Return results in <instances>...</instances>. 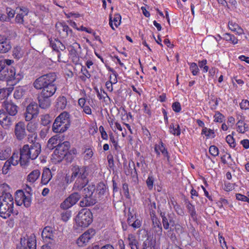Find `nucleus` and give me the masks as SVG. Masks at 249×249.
<instances>
[{
    "mask_svg": "<svg viewBox=\"0 0 249 249\" xmlns=\"http://www.w3.org/2000/svg\"><path fill=\"white\" fill-rule=\"evenodd\" d=\"M56 75L54 72L43 75L37 78L33 85L36 89H41L40 94L44 97H51L57 90V86L55 84Z\"/></svg>",
    "mask_w": 249,
    "mask_h": 249,
    "instance_id": "obj_1",
    "label": "nucleus"
},
{
    "mask_svg": "<svg viewBox=\"0 0 249 249\" xmlns=\"http://www.w3.org/2000/svg\"><path fill=\"white\" fill-rule=\"evenodd\" d=\"M41 151V144L36 141L24 144L20 150L19 160L21 166L26 165L30 160L36 159Z\"/></svg>",
    "mask_w": 249,
    "mask_h": 249,
    "instance_id": "obj_2",
    "label": "nucleus"
},
{
    "mask_svg": "<svg viewBox=\"0 0 249 249\" xmlns=\"http://www.w3.org/2000/svg\"><path fill=\"white\" fill-rule=\"evenodd\" d=\"M14 199L9 192L2 191L0 196V216L3 218L9 217L12 213L17 215L18 212L14 210Z\"/></svg>",
    "mask_w": 249,
    "mask_h": 249,
    "instance_id": "obj_3",
    "label": "nucleus"
},
{
    "mask_svg": "<svg viewBox=\"0 0 249 249\" xmlns=\"http://www.w3.org/2000/svg\"><path fill=\"white\" fill-rule=\"evenodd\" d=\"M70 126V115L67 112H63L55 119L52 129L55 133H63L69 128Z\"/></svg>",
    "mask_w": 249,
    "mask_h": 249,
    "instance_id": "obj_4",
    "label": "nucleus"
},
{
    "mask_svg": "<svg viewBox=\"0 0 249 249\" xmlns=\"http://www.w3.org/2000/svg\"><path fill=\"white\" fill-rule=\"evenodd\" d=\"M95 190V187L93 185H89L82 190V196L84 198L80 202L81 207L89 206L97 202V198L95 196H93Z\"/></svg>",
    "mask_w": 249,
    "mask_h": 249,
    "instance_id": "obj_5",
    "label": "nucleus"
},
{
    "mask_svg": "<svg viewBox=\"0 0 249 249\" xmlns=\"http://www.w3.org/2000/svg\"><path fill=\"white\" fill-rule=\"evenodd\" d=\"M92 214L89 210L83 209L78 213L76 219L77 225L81 227H87L92 221Z\"/></svg>",
    "mask_w": 249,
    "mask_h": 249,
    "instance_id": "obj_6",
    "label": "nucleus"
},
{
    "mask_svg": "<svg viewBox=\"0 0 249 249\" xmlns=\"http://www.w3.org/2000/svg\"><path fill=\"white\" fill-rule=\"evenodd\" d=\"M23 74L17 73L14 67H7L4 71L0 73V80H12L14 79L19 81L23 78Z\"/></svg>",
    "mask_w": 249,
    "mask_h": 249,
    "instance_id": "obj_7",
    "label": "nucleus"
},
{
    "mask_svg": "<svg viewBox=\"0 0 249 249\" xmlns=\"http://www.w3.org/2000/svg\"><path fill=\"white\" fill-rule=\"evenodd\" d=\"M16 116L5 114L4 110H0V124L5 129H10L16 121Z\"/></svg>",
    "mask_w": 249,
    "mask_h": 249,
    "instance_id": "obj_8",
    "label": "nucleus"
},
{
    "mask_svg": "<svg viewBox=\"0 0 249 249\" xmlns=\"http://www.w3.org/2000/svg\"><path fill=\"white\" fill-rule=\"evenodd\" d=\"M88 167L86 166L74 165L71 168L72 174L70 182L72 181L76 178H87L88 176Z\"/></svg>",
    "mask_w": 249,
    "mask_h": 249,
    "instance_id": "obj_9",
    "label": "nucleus"
},
{
    "mask_svg": "<svg viewBox=\"0 0 249 249\" xmlns=\"http://www.w3.org/2000/svg\"><path fill=\"white\" fill-rule=\"evenodd\" d=\"M16 193V201L17 205L23 204L25 207H30L32 202V194H24L22 190H18Z\"/></svg>",
    "mask_w": 249,
    "mask_h": 249,
    "instance_id": "obj_10",
    "label": "nucleus"
},
{
    "mask_svg": "<svg viewBox=\"0 0 249 249\" xmlns=\"http://www.w3.org/2000/svg\"><path fill=\"white\" fill-rule=\"evenodd\" d=\"M162 219V223L163 228L166 230H169L171 227H174L175 225V222L174 220V214L173 213L166 214L165 212H162L161 211L158 212Z\"/></svg>",
    "mask_w": 249,
    "mask_h": 249,
    "instance_id": "obj_11",
    "label": "nucleus"
},
{
    "mask_svg": "<svg viewBox=\"0 0 249 249\" xmlns=\"http://www.w3.org/2000/svg\"><path fill=\"white\" fill-rule=\"evenodd\" d=\"M39 113L38 105L36 103H30L26 107L24 113L25 119L26 121H30L37 117Z\"/></svg>",
    "mask_w": 249,
    "mask_h": 249,
    "instance_id": "obj_12",
    "label": "nucleus"
},
{
    "mask_svg": "<svg viewBox=\"0 0 249 249\" xmlns=\"http://www.w3.org/2000/svg\"><path fill=\"white\" fill-rule=\"evenodd\" d=\"M20 246H18V249H36V238L35 235H31L27 239L21 238Z\"/></svg>",
    "mask_w": 249,
    "mask_h": 249,
    "instance_id": "obj_13",
    "label": "nucleus"
},
{
    "mask_svg": "<svg viewBox=\"0 0 249 249\" xmlns=\"http://www.w3.org/2000/svg\"><path fill=\"white\" fill-rule=\"evenodd\" d=\"M81 195L77 192L71 194L61 204V208L67 210L74 204L79 200Z\"/></svg>",
    "mask_w": 249,
    "mask_h": 249,
    "instance_id": "obj_14",
    "label": "nucleus"
},
{
    "mask_svg": "<svg viewBox=\"0 0 249 249\" xmlns=\"http://www.w3.org/2000/svg\"><path fill=\"white\" fill-rule=\"evenodd\" d=\"M95 233V231L92 229H89L86 231L77 239L76 243L78 246L82 247L87 245L90 239L94 235Z\"/></svg>",
    "mask_w": 249,
    "mask_h": 249,
    "instance_id": "obj_15",
    "label": "nucleus"
},
{
    "mask_svg": "<svg viewBox=\"0 0 249 249\" xmlns=\"http://www.w3.org/2000/svg\"><path fill=\"white\" fill-rule=\"evenodd\" d=\"M70 148L69 142L66 141L58 144L54 151V154L60 159L64 158L67 154Z\"/></svg>",
    "mask_w": 249,
    "mask_h": 249,
    "instance_id": "obj_16",
    "label": "nucleus"
},
{
    "mask_svg": "<svg viewBox=\"0 0 249 249\" xmlns=\"http://www.w3.org/2000/svg\"><path fill=\"white\" fill-rule=\"evenodd\" d=\"M4 113L9 115L16 116L18 112V107L11 101H5L2 103Z\"/></svg>",
    "mask_w": 249,
    "mask_h": 249,
    "instance_id": "obj_17",
    "label": "nucleus"
},
{
    "mask_svg": "<svg viewBox=\"0 0 249 249\" xmlns=\"http://www.w3.org/2000/svg\"><path fill=\"white\" fill-rule=\"evenodd\" d=\"M15 135L18 140H22L26 136L24 123L20 121L15 126Z\"/></svg>",
    "mask_w": 249,
    "mask_h": 249,
    "instance_id": "obj_18",
    "label": "nucleus"
},
{
    "mask_svg": "<svg viewBox=\"0 0 249 249\" xmlns=\"http://www.w3.org/2000/svg\"><path fill=\"white\" fill-rule=\"evenodd\" d=\"M12 48L11 43L9 39L4 35H0V53H5Z\"/></svg>",
    "mask_w": 249,
    "mask_h": 249,
    "instance_id": "obj_19",
    "label": "nucleus"
},
{
    "mask_svg": "<svg viewBox=\"0 0 249 249\" xmlns=\"http://www.w3.org/2000/svg\"><path fill=\"white\" fill-rule=\"evenodd\" d=\"M96 193L97 196L96 197L97 198V201L103 199L108 194L107 186L102 182L98 183L97 186Z\"/></svg>",
    "mask_w": 249,
    "mask_h": 249,
    "instance_id": "obj_20",
    "label": "nucleus"
},
{
    "mask_svg": "<svg viewBox=\"0 0 249 249\" xmlns=\"http://www.w3.org/2000/svg\"><path fill=\"white\" fill-rule=\"evenodd\" d=\"M218 40L213 36H209L202 41V44L207 49H214L218 46Z\"/></svg>",
    "mask_w": 249,
    "mask_h": 249,
    "instance_id": "obj_21",
    "label": "nucleus"
},
{
    "mask_svg": "<svg viewBox=\"0 0 249 249\" xmlns=\"http://www.w3.org/2000/svg\"><path fill=\"white\" fill-rule=\"evenodd\" d=\"M18 154L14 153L9 160H7L2 167V172L4 174H6L11 165H16L18 164Z\"/></svg>",
    "mask_w": 249,
    "mask_h": 249,
    "instance_id": "obj_22",
    "label": "nucleus"
},
{
    "mask_svg": "<svg viewBox=\"0 0 249 249\" xmlns=\"http://www.w3.org/2000/svg\"><path fill=\"white\" fill-rule=\"evenodd\" d=\"M38 105L43 109L49 108L51 105L50 97H44L43 95L39 94L37 97Z\"/></svg>",
    "mask_w": 249,
    "mask_h": 249,
    "instance_id": "obj_23",
    "label": "nucleus"
},
{
    "mask_svg": "<svg viewBox=\"0 0 249 249\" xmlns=\"http://www.w3.org/2000/svg\"><path fill=\"white\" fill-rule=\"evenodd\" d=\"M88 181V178H77L73 185V189L76 191L82 190L86 186Z\"/></svg>",
    "mask_w": 249,
    "mask_h": 249,
    "instance_id": "obj_24",
    "label": "nucleus"
},
{
    "mask_svg": "<svg viewBox=\"0 0 249 249\" xmlns=\"http://www.w3.org/2000/svg\"><path fill=\"white\" fill-rule=\"evenodd\" d=\"M55 27L59 32L62 30L63 32L66 33L65 36H72V31L71 29L69 27L66 25L65 23H57L55 25Z\"/></svg>",
    "mask_w": 249,
    "mask_h": 249,
    "instance_id": "obj_25",
    "label": "nucleus"
},
{
    "mask_svg": "<svg viewBox=\"0 0 249 249\" xmlns=\"http://www.w3.org/2000/svg\"><path fill=\"white\" fill-rule=\"evenodd\" d=\"M52 178V175L51 170L49 168L44 169L42 174L41 183L46 185Z\"/></svg>",
    "mask_w": 249,
    "mask_h": 249,
    "instance_id": "obj_26",
    "label": "nucleus"
},
{
    "mask_svg": "<svg viewBox=\"0 0 249 249\" xmlns=\"http://www.w3.org/2000/svg\"><path fill=\"white\" fill-rule=\"evenodd\" d=\"M41 236L43 239L46 240V242L48 239H53V235L52 228L50 227H45L42 231Z\"/></svg>",
    "mask_w": 249,
    "mask_h": 249,
    "instance_id": "obj_27",
    "label": "nucleus"
},
{
    "mask_svg": "<svg viewBox=\"0 0 249 249\" xmlns=\"http://www.w3.org/2000/svg\"><path fill=\"white\" fill-rule=\"evenodd\" d=\"M40 172L38 170L32 171L27 176V180L32 183H34L39 177Z\"/></svg>",
    "mask_w": 249,
    "mask_h": 249,
    "instance_id": "obj_28",
    "label": "nucleus"
},
{
    "mask_svg": "<svg viewBox=\"0 0 249 249\" xmlns=\"http://www.w3.org/2000/svg\"><path fill=\"white\" fill-rule=\"evenodd\" d=\"M77 47L80 49L81 48L80 44L75 42L72 45H71L69 48L70 54L73 60L78 58V53L76 50Z\"/></svg>",
    "mask_w": 249,
    "mask_h": 249,
    "instance_id": "obj_29",
    "label": "nucleus"
},
{
    "mask_svg": "<svg viewBox=\"0 0 249 249\" xmlns=\"http://www.w3.org/2000/svg\"><path fill=\"white\" fill-rule=\"evenodd\" d=\"M127 240L128 241V246L131 249H138L139 243L133 234H128Z\"/></svg>",
    "mask_w": 249,
    "mask_h": 249,
    "instance_id": "obj_30",
    "label": "nucleus"
},
{
    "mask_svg": "<svg viewBox=\"0 0 249 249\" xmlns=\"http://www.w3.org/2000/svg\"><path fill=\"white\" fill-rule=\"evenodd\" d=\"M121 16L119 14H116L114 15L113 20H112L111 16H109V25L113 30H115V28L113 26L112 21L114 22V25L116 27H117L121 23Z\"/></svg>",
    "mask_w": 249,
    "mask_h": 249,
    "instance_id": "obj_31",
    "label": "nucleus"
},
{
    "mask_svg": "<svg viewBox=\"0 0 249 249\" xmlns=\"http://www.w3.org/2000/svg\"><path fill=\"white\" fill-rule=\"evenodd\" d=\"M11 154V149L9 147L0 149V160H7L10 157Z\"/></svg>",
    "mask_w": 249,
    "mask_h": 249,
    "instance_id": "obj_32",
    "label": "nucleus"
},
{
    "mask_svg": "<svg viewBox=\"0 0 249 249\" xmlns=\"http://www.w3.org/2000/svg\"><path fill=\"white\" fill-rule=\"evenodd\" d=\"M67 101L65 97H59L57 99L56 107L58 109H64L67 106Z\"/></svg>",
    "mask_w": 249,
    "mask_h": 249,
    "instance_id": "obj_33",
    "label": "nucleus"
},
{
    "mask_svg": "<svg viewBox=\"0 0 249 249\" xmlns=\"http://www.w3.org/2000/svg\"><path fill=\"white\" fill-rule=\"evenodd\" d=\"M169 128L170 133L177 136L180 134V129L178 124H174L172 123L170 124Z\"/></svg>",
    "mask_w": 249,
    "mask_h": 249,
    "instance_id": "obj_34",
    "label": "nucleus"
},
{
    "mask_svg": "<svg viewBox=\"0 0 249 249\" xmlns=\"http://www.w3.org/2000/svg\"><path fill=\"white\" fill-rule=\"evenodd\" d=\"M128 167V171L125 172V174L126 175H131L132 177H135L137 175V171L134 162H129Z\"/></svg>",
    "mask_w": 249,
    "mask_h": 249,
    "instance_id": "obj_35",
    "label": "nucleus"
},
{
    "mask_svg": "<svg viewBox=\"0 0 249 249\" xmlns=\"http://www.w3.org/2000/svg\"><path fill=\"white\" fill-rule=\"evenodd\" d=\"M223 38L226 41L231 42L233 44H236L238 43V39L233 35L230 34H224Z\"/></svg>",
    "mask_w": 249,
    "mask_h": 249,
    "instance_id": "obj_36",
    "label": "nucleus"
},
{
    "mask_svg": "<svg viewBox=\"0 0 249 249\" xmlns=\"http://www.w3.org/2000/svg\"><path fill=\"white\" fill-rule=\"evenodd\" d=\"M21 48L20 47L17 46L15 47L13 51V55L14 58L19 59L22 56Z\"/></svg>",
    "mask_w": 249,
    "mask_h": 249,
    "instance_id": "obj_37",
    "label": "nucleus"
},
{
    "mask_svg": "<svg viewBox=\"0 0 249 249\" xmlns=\"http://www.w3.org/2000/svg\"><path fill=\"white\" fill-rule=\"evenodd\" d=\"M24 93V90L22 88L18 87L15 90L14 96L16 99H19L22 98Z\"/></svg>",
    "mask_w": 249,
    "mask_h": 249,
    "instance_id": "obj_38",
    "label": "nucleus"
},
{
    "mask_svg": "<svg viewBox=\"0 0 249 249\" xmlns=\"http://www.w3.org/2000/svg\"><path fill=\"white\" fill-rule=\"evenodd\" d=\"M159 150L162 153V154L164 156V157L167 158V160L169 161L170 156L168 155V151L166 148L164 147V145L162 142H160V145H158Z\"/></svg>",
    "mask_w": 249,
    "mask_h": 249,
    "instance_id": "obj_39",
    "label": "nucleus"
},
{
    "mask_svg": "<svg viewBox=\"0 0 249 249\" xmlns=\"http://www.w3.org/2000/svg\"><path fill=\"white\" fill-rule=\"evenodd\" d=\"M81 71L83 75L81 76L80 77L83 81H86L87 78H89L90 77L91 75L86 67H82Z\"/></svg>",
    "mask_w": 249,
    "mask_h": 249,
    "instance_id": "obj_40",
    "label": "nucleus"
},
{
    "mask_svg": "<svg viewBox=\"0 0 249 249\" xmlns=\"http://www.w3.org/2000/svg\"><path fill=\"white\" fill-rule=\"evenodd\" d=\"M50 46L53 49V50H57V48L59 45H60V41L58 39H49Z\"/></svg>",
    "mask_w": 249,
    "mask_h": 249,
    "instance_id": "obj_41",
    "label": "nucleus"
},
{
    "mask_svg": "<svg viewBox=\"0 0 249 249\" xmlns=\"http://www.w3.org/2000/svg\"><path fill=\"white\" fill-rule=\"evenodd\" d=\"M154 182V178L152 174L148 175V178L146 181V183L148 188L149 190H152L153 187V184Z\"/></svg>",
    "mask_w": 249,
    "mask_h": 249,
    "instance_id": "obj_42",
    "label": "nucleus"
},
{
    "mask_svg": "<svg viewBox=\"0 0 249 249\" xmlns=\"http://www.w3.org/2000/svg\"><path fill=\"white\" fill-rule=\"evenodd\" d=\"M40 119L41 124L44 126H47L51 122L50 116L48 114L41 115Z\"/></svg>",
    "mask_w": 249,
    "mask_h": 249,
    "instance_id": "obj_43",
    "label": "nucleus"
},
{
    "mask_svg": "<svg viewBox=\"0 0 249 249\" xmlns=\"http://www.w3.org/2000/svg\"><path fill=\"white\" fill-rule=\"evenodd\" d=\"M57 141V139L54 137L51 138L48 142V147L50 149H53V147H56Z\"/></svg>",
    "mask_w": 249,
    "mask_h": 249,
    "instance_id": "obj_44",
    "label": "nucleus"
},
{
    "mask_svg": "<svg viewBox=\"0 0 249 249\" xmlns=\"http://www.w3.org/2000/svg\"><path fill=\"white\" fill-rule=\"evenodd\" d=\"M25 15L22 13H18L15 18V22L18 24H23L24 23V17Z\"/></svg>",
    "mask_w": 249,
    "mask_h": 249,
    "instance_id": "obj_45",
    "label": "nucleus"
},
{
    "mask_svg": "<svg viewBox=\"0 0 249 249\" xmlns=\"http://www.w3.org/2000/svg\"><path fill=\"white\" fill-rule=\"evenodd\" d=\"M27 130L31 133L34 132L37 128V124L36 123L31 122L29 123L26 126Z\"/></svg>",
    "mask_w": 249,
    "mask_h": 249,
    "instance_id": "obj_46",
    "label": "nucleus"
},
{
    "mask_svg": "<svg viewBox=\"0 0 249 249\" xmlns=\"http://www.w3.org/2000/svg\"><path fill=\"white\" fill-rule=\"evenodd\" d=\"M61 219L64 222H67L71 217V212L70 211H66L61 214Z\"/></svg>",
    "mask_w": 249,
    "mask_h": 249,
    "instance_id": "obj_47",
    "label": "nucleus"
},
{
    "mask_svg": "<svg viewBox=\"0 0 249 249\" xmlns=\"http://www.w3.org/2000/svg\"><path fill=\"white\" fill-rule=\"evenodd\" d=\"M190 70L194 75L197 74L198 72V68L197 65L195 63H191L190 67Z\"/></svg>",
    "mask_w": 249,
    "mask_h": 249,
    "instance_id": "obj_48",
    "label": "nucleus"
},
{
    "mask_svg": "<svg viewBox=\"0 0 249 249\" xmlns=\"http://www.w3.org/2000/svg\"><path fill=\"white\" fill-rule=\"evenodd\" d=\"M210 153L213 156L215 157L218 154V149L214 145H212L209 148Z\"/></svg>",
    "mask_w": 249,
    "mask_h": 249,
    "instance_id": "obj_49",
    "label": "nucleus"
},
{
    "mask_svg": "<svg viewBox=\"0 0 249 249\" xmlns=\"http://www.w3.org/2000/svg\"><path fill=\"white\" fill-rule=\"evenodd\" d=\"M226 142L229 144L231 147H234L235 145L234 140L232 136L229 135L226 137Z\"/></svg>",
    "mask_w": 249,
    "mask_h": 249,
    "instance_id": "obj_50",
    "label": "nucleus"
},
{
    "mask_svg": "<svg viewBox=\"0 0 249 249\" xmlns=\"http://www.w3.org/2000/svg\"><path fill=\"white\" fill-rule=\"evenodd\" d=\"M214 121L216 122L221 123L223 121V119L224 118V116L220 113L219 112H217L215 113L214 116Z\"/></svg>",
    "mask_w": 249,
    "mask_h": 249,
    "instance_id": "obj_51",
    "label": "nucleus"
},
{
    "mask_svg": "<svg viewBox=\"0 0 249 249\" xmlns=\"http://www.w3.org/2000/svg\"><path fill=\"white\" fill-rule=\"evenodd\" d=\"M236 198L237 200L247 202L249 203V198L240 194H236Z\"/></svg>",
    "mask_w": 249,
    "mask_h": 249,
    "instance_id": "obj_52",
    "label": "nucleus"
},
{
    "mask_svg": "<svg viewBox=\"0 0 249 249\" xmlns=\"http://www.w3.org/2000/svg\"><path fill=\"white\" fill-rule=\"evenodd\" d=\"M237 126V131L239 132L244 133L245 132V129L243 128V121L241 120H239L236 124Z\"/></svg>",
    "mask_w": 249,
    "mask_h": 249,
    "instance_id": "obj_53",
    "label": "nucleus"
},
{
    "mask_svg": "<svg viewBox=\"0 0 249 249\" xmlns=\"http://www.w3.org/2000/svg\"><path fill=\"white\" fill-rule=\"evenodd\" d=\"M240 107L243 109H248L249 108V102L247 100H243L240 104Z\"/></svg>",
    "mask_w": 249,
    "mask_h": 249,
    "instance_id": "obj_54",
    "label": "nucleus"
},
{
    "mask_svg": "<svg viewBox=\"0 0 249 249\" xmlns=\"http://www.w3.org/2000/svg\"><path fill=\"white\" fill-rule=\"evenodd\" d=\"M99 131L101 133V137L104 140H107L108 136L103 126L99 127Z\"/></svg>",
    "mask_w": 249,
    "mask_h": 249,
    "instance_id": "obj_55",
    "label": "nucleus"
},
{
    "mask_svg": "<svg viewBox=\"0 0 249 249\" xmlns=\"http://www.w3.org/2000/svg\"><path fill=\"white\" fill-rule=\"evenodd\" d=\"M141 221L139 219L136 218L134 221L131 224V226L134 229H138L141 227Z\"/></svg>",
    "mask_w": 249,
    "mask_h": 249,
    "instance_id": "obj_56",
    "label": "nucleus"
},
{
    "mask_svg": "<svg viewBox=\"0 0 249 249\" xmlns=\"http://www.w3.org/2000/svg\"><path fill=\"white\" fill-rule=\"evenodd\" d=\"M154 228H157L161 226V224L160 221L156 217L153 216L152 218Z\"/></svg>",
    "mask_w": 249,
    "mask_h": 249,
    "instance_id": "obj_57",
    "label": "nucleus"
},
{
    "mask_svg": "<svg viewBox=\"0 0 249 249\" xmlns=\"http://www.w3.org/2000/svg\"><path fill=\"white\" fill-rule=\"evenodd\" d=\"M172 108L174 111L179 112L181 110V106L179 102H175L173 104Z\"/></svg>",
    "mask_w": 249,
    "mask_h": 249,
    "instance_id": "obj_58",
    "label": "nucleus"
},
{
    "mask_svg": "<svg viewBox=\"0 0 249 249\" xmlns=\"http://www.w3.org/2000/svg\"><path fill=\"white\" fill-rule=\"evenodd\" d=\"M136 217V216H134L132 215V213L129 211L128 213V218H127V223L128 224L131 226V224L133 223L135 220Z\"/></svg>",
    "mask_w": 249,
    "mask_h": 249,
    "instance_id": "obj_59",
    "label": "nucleus"
},
{
    "mask_svg": "<svg viewBox=\"0 0 249 249\" xmlns=\"http://www.w3.org/2000/svg\"><path fill=\"white\" fill-rule=\"evenodd\" d=\"M85 158L86 160H89L93 156V152L90 149H87L85 151Z\"/></svg>",
    "mask_w": 249,
    "mask_h": 249,
    "instance_id": "obj_60",
    "label": "nucleus"
},
{
    "mask_svg": "<svg viewBox=\"0 0 249 249\" xmlns=\"http://www.w3.org/2000/svg\"><path fill=\"white\" fill-rule=\"evenodd\" d=\"M238 25L235 23H233L232 22H229V29L234 32L236 30V29L238 28Z\"/></svg>",
    "mask_w": 249,
    "mask_h": 249,
    "instance_id": "obj_61",
    "label": "nucleus"
},
{
    "mask_svg": "<svg viewBox=\"0 0 249 249\" xmlns=\"http://www.w3.org/2000/svg\"><path fill=\"white\" fill-rule=\"evenodd\" d=\"M123 190L124 191V195L126 196L129 195V189L127 184L124 183L123 185Z\"/></svg>",
    "mask_w": 249,
    "mask_h": 249,
    "instance_id": "obj_62",
    "label": "nucleus"
},
{
    "mask_svg": "<svg viewBox=\"0 0 249 249\" xmlns=\"http://www.w3.org/2000/svg\"><path fill=\"white\" fill-rule=\"evenodd\" d=\"M17 9H19L20 11L22 12V13L25 16H27L29 13V9L24 7H18Z\"/></svg>",
    "mask_w": 249,
    "mask_h": 249,
    "instance_id": "obj_63",
    "label": "nucleus"
},
{
    "mask_svg": "<svg viewBox=\"0 0 249 249\" xmlns=\"http://www.w3.org/2000/svg\"><path fill=\"white\" fill-rule=\"evenodd\" d=\"M241 143L246 149H248L249 147V141L247 139H245L241 141Z\"/></svg>",
    "mask_w": 249,
    "mask_h": 249,
    "instance_id": "obj_64",
    "label": "nucleus"
}]
</instances>
